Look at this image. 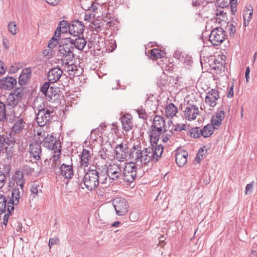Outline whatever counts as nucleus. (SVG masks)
Here are the masks:
<instances>
[{
  "label": "nucleus",
  "mask_w": 257,
  "mask_h": 257,
  "mask_svg": "<svg viewBox=\"0 0 257 257\" xmlns=\"http://www.w3.org/2000/svg\"><path fill=\"white\" fill-rule=\"evenodd\" d=\"M164 147L161 144L153 145L142 149L140 145L134 146L130 149L129 158L131 160L141 164H147L150 162H157L161 157Z\"/></svg>",
  "instance_id": "1"
},
{
  "label": "nucleus",
  "mask_w": 257,
  "mask_h": 257,
  "mask_svg": "<svg viewBox=\"0 0 257 257\" xmlns=\"http://www.w3.org/2000/svg\"><path fill=\"white\" fill-rule=\"evenodd\" d=\"M101 167L99 165L95 167V169L90 168L85 173L83 181L85 187L88 191L96 189L99 184L102 188L104 187V180L102 179Z\"/></svg>",
  "instance_id": "2"
},
{
  "label": "nucleus",
  "mask_w": 257,
  "mask_h": 257,
  "mask_svg": "<svg viewBox=\"0 0 257 257\" xmlns=\"http://www.w3.org/2000/svg\"><path fill=\"white\" fill-rule=\"evenodd\" d=\"M102 173V179L104 180V187L109 186V180L117 181L122 178V171L123 165L121 164H113L109 165V167L106 165L100 166Z\"/></svg>",
  "instance_id": "3"
},
{
  "label": "nucleus",
  "mask_w": 257,
  "mask_h": 257,
  "mask_svg": "<svg viewBox=\"0 0 257 257\" xmlns=\"http://www.w3.org/2000/svg\"><path fill=\"white\" fill-rule=\"evenodd\" d=\"M56 113L52 107H47L39 109L36 116V121L40 126L54 121Z\"/></svg>",
  "instance_id": "4"
},
{
  "label": "nucleus",
  "mask_w": 257,
  "mask_h": 257,
  "mask_svg": "<svg viewBox=\"0 0 257 257\" xmlns=\"http://www.w3.org/2000/svg\"><path fill=\"white\" fill-rule=\"evenodd\" d=\"M23 90V88L19 87L10 92L6 101V105L8 109L14 108L21 102L24 95Z\"/></svg>",
  "instance_id": "5"
},
{
  "label": "nucleus",
  "mask_w": 257,
  "mask_h": 257,
  "mask_svg": "<svg viewBox=\"0 0 257 257\" xmlns=\"http://www.w3.org/2000/svg\"><path fill=\"white\" fill-rule=\"evenodd\" d=\"M122 170V178L121 179L128 183H132L137 177V167L135 164L131 163L125 165V163H124Z\"/></svg>",
  "instance_id": "6"
},
{
  "label": "nucleus",
  "mask_w": 257,
  "mask_h": 257,
  "mask_svg": "<svg viewBox=\"0 0 257 257\" xmlns=\"http://www.w3.org/2000/svg\"><path fill=\"white\" fill-rule=\"evenodd\" d=\"M225 31L220 27L213 29L209 36V40L214 46H218L225 39Z\"/></svg>",
  "instance_id": "7"
},
{
  "label": "nucleus",
  "mask_w": 257,
  "mask_h": 257,
  "mask_svg": "<svg viewBox=\"0 0 257 257\" xmlns=\"http://www.w3.org/2000/svg\"><path fill=\"white\" fill-rule=\"evenodd\" d=\"M113 205L118 215L122 216L128 211V204L123 198L115 197L112 201Z\"/></svg>",
  "instance_id": "8"
},
{
  "label": "nucleus",
  "mask_w": 257,
  "mask_h": 257,
  "mask_svg": "<svg viewBox=\"0 0 257 257\" xmlns=\"http://www.w3.org/2000/svg\"><path fill=\"white\" fill-rule=\"evenodd\" d=\"M129 151L127 145L125 143H121L116 145L114 148L115 158L119 162H123L128 155Z\"/></svg>",
  "instance_id": "9"
},
{
  "label": "nucleus",
  "mask_w": 257,
  "mask_h": 257,
  "mask_svg": "<svg viewBox=\"0 0 257 257\" xmlns=\"http://www.w3.org/2000/svg\"><path fill=\"white\" fill-rule=\"evenodd\" d=\"M84 27L82 22L75 20L68 26V30L73 37L79 36L83 34Z\"/></svg>",
  "instance_id": "10"
},
{
  "label": "nucleus",
  "mask_w": 257,
  "mask_h": 257,
  "mask_svg": "<svg viewBox=\"0 0 257 257\" xmlns=\"http://www.w3.org/2000/svg\"><path fill=\"white\" fill-rule=\"evenodd\" d=\"M206 94L205 103L210 107L215 106L217 100L220 98L218 91L215 89H211L206 92Z\"/></svg>",
  "instance_id": "11"
},
{
  "label": "nucleus",
  "mask_w": 257,
  "mask_h": 257,
  "mask_svg": "<svg viewBox=\"0 0 257 257\" xmlns=\"http://www.w3.org/2000/svg\"><path fill=\"white\" fill-rule=\"evenodd\" d=\"M66 40L70 43L71 46H74L79 50H83L86 47L87 41L83 36H76L66 39Z\"/></svg>",
  "instance_id": "12"
},
{
  "label": "nucleus",
  "mask_w": 257,
  "mask_h": 257,
  "mask_svg": "<svg viewBox=\"0 0 257 257\" xmlns=\"http://www.w3.org/2000/svg\"><path fill=\"white\" fill-rule=\"evenodd\" d=\"M198 107L194 104H189L184 110L185 118L188 120H192L196 118L199 115Z\"/></svg>",
  "instance_id": "13"
},
{
  "label": "nucleus",
  "mask_w": 257,
  "mask_h": 257,
  "mask_svg": "<svg viewBox=\"0 0 257 257\" xmlns=\"http://www.w3.org/2000/svg\"><path fill=\"white\" fill-rule=\"evenodd\" d=\"M16 78L12 77H5L0 79V89L12 90L17 85Z\"/></svg>",
  "instance_id": "14"
},
{
  "label": "nucleus",
  "mask_w": 257,
  "mask_h": 257,
  "mask_svg": "<svg viewBox=\"0 0 257 257\" xmlns=\"http://www.w3.org/2000/svg\"><path fill=\"white\" fill-rule=\"evenodd\" d=\"M30 154L36 160L41 159L42 149L41 144L37 141L33 142L29 146Z\"/></svg>",
  "instance_id": "15"
},
{
  "label": "nucleus",
  "mask_w": 257,
  "mask_h": 257,
  "mask_svg": "<svg viewBox=\"0 0 257 257\" xmlns=\"http://www.w3.org/2000/svg\"><path fill=\"white\" fill-rule=\"evenodd\" d=\"M43 146L51 150H54L57 148H61V145L59 143L57 142L55 138H54L52 135H47V136L44 139Z\"/></svg>",
  "instance_id": "16"
},
{
  "label": "nucleus",
  "mask_w": 257,
  "mask_h": 257,
  "mask_svg": "<svg viewBox=\"0 0 257 257\" xmlns=\"http://www.w3.org/2000/svg\"><path fill=\"white\" fill-rule=\"evenodd\" d=\"M63 73L62 70L58 67H54L50 70L47 74L49 82L54 83L58 81Z\"/></svg>",
  "instance_id": "17"
},
{
  "label": "nucleus",
  "mask_w": 257,
  "mask_h": 257,
  "mask_svg": "<svg viewBox=\"0 0 257 257\" xmlns=\"http://www.w3.org/2000/svg\"><path fill=\"white\" fill-rule=\"evenodd\" d=\"M165 125V118L160 115H156L154 118L153 123L151 127L157 129L159 131L166 132Z\"/></svg>",
  "instance_id": "18"
},
{
  "label": "nucleus",
  "mask_w": 257,
  "mask_h": 257,
  "mask_svg": "<svg viewBox=\"0 0 257 257\" xmlns=\"http://www.w3.org/2000/svg\"><path fill=\"white\" fill-rule=\"evenodd\" d=\"M8 206L17 205L19 203L20 199V191L19 188H15L11 192V196H9Z\"/></svg>",
  "instance_id": "19"
},
{
  "label": "nucleus",
  "mask_w": 257,
  "mask_h": 257,
  "mask_svg": "<svg viewBox=\"0 0 257 257\" xmlns=\"http://www.w3.org/2000/svg\"><path fill=\"white\" fill-rule=\"evenodd\" d=\"M60 170L61 175L67 179H71L74 175L73 166L71 165L63 163L61 165Z\"/></svg>",
  "instance_id": "20"
},
{
  "label": "nucleus",
  "mask_w": 257,
  "mask_h": 257,
  "mask_svg": "<svg viewBox=\"0 0 257 257\" xmlns=\"http://www.w3.org/2000/svg\"><path fill=\"white\" fill-rule=\"evenodd\" d=\"M32 71L30 68H25L18 78L19 84L22 86L26 84L31 75Z\"/></svg>",
  "instance_id": "21"
},
{
  "label": "nucleus",
  "mask_w": 257,
  "mask_h": 257,
  "mask_svg": "<svg viewBox=\"0 0 257 257\" xmlns=\"http://www.w3.org/2000/svg\"><path fill=\"white\" fill-rule=\"evenodd\" d=\"M10 138L5 135H0V153L3 151L4 147L6 145L10 146L11 144H14L16 142V139L14 137L9 135Z\"/></svg>",
  "instance_id": "22"
},
{
  "label": "nucleus",
  "mask_w": 257,
  "mask_h": 257,
  "mask_svg": "<svg viewBox=\"0 0 257 257\" xmlns=\"http://www.w3.org/2000/svg\"><path fill=\"white\" fill-rule=\"evenodd\" d=\"M188 153L187 151H183L177 152L176 154L175 161L178 166L183 167L187 161Z\"/></svg>",
  "instance_id": "23"
},
{
  "label": "nucleus",
  "mask_w": 257,
  "mask_h": 257,
  "mask_svg": "<svg viewBox=\"0 0 257 257\" xmlns=\"http://www.w3.org/2000/svg\"><path fill=\"white\" fill-rule=\"evenodd\" d=\"M122 128L125 132L130 131L133 127V123L131 115H124L121 117Z\"/></svg>",
  "instance_id": "24"
},
{
  "label": "nucleus",
  "mask_w": 257,
  "mask_h": 257,
  "mask_svg": "<svg viewBox=\"0 0 257 257\" xmlns=\"http://www.w3.org/2000/svg\"><path fill=\"white\" fill-rule=\"evenodd\" d=\"M151 131L149 135L151 144H153V145L158 146L159 145H158V142L159 141L160 135L164 133L165 132L159 131L157 130V129L151 127Z\"/></svg>",
  "instance_id": "25"
},
{
  "label": "nucleus",
  "mask_w": 257,
  "mask_h": 257,
  "mask_svg": "<svg viewBox=\"0 0 257 257\" xmlns=\"http://www.w3.org/2000/svg\"><path fill=\"white\" fill-rule=\"evenodd\" d=\"M49 101H55L59 99L60 96V90L58 87L51 86L48 92L45 95Z\"/></svg>",
  "instance_id": "26"
},
{
  "label": "nucleus",
  "mask_w": 257,
  "mask_h": 257,
  "mask_svg": "<svg viewBox=\"0 0 257 257\" xmlns=\"http://www.w3.org/2000/svg\"><path fill=\"white\" fill-rule=\"evenodd\" d=\"M25 124L26 123L23 118L18 117L16 119L14 124L12 127V130L15 133H20L24 130Z\"/></svg>",
  "instance_id": "27"
},
{
  "label": "nucleus",
  "mask_w": 257,
  "mask_h": 257,
  "mask_svg": "<svg viewBox=\"0 0 257 257\" xmlns=\"http://www.w3.org/2000/svg\"><path fill=\"white\" fill-rule=\"evenodd\" d=\"M80 165L84 167L89 165V161L91 158L90 152L87 149H84L81 154Z\"/></svg>",
  "instance_id": "28"
},
{
  "label": "nucleus",
  "mask_w": 257,
  "mask_h": 257,
  "mask_svg": "<svg viewBox=\"0 0 257 257\" xmlns=\"http://www.w3.org/2000/svg\"><path fill=\"white\" fill-rule=\"evenodd\" d=\"M61 32L60 31V29L57 28L55 32V34L54 36L51 38L50 41V42L48 44V47L50 49L54 48L56 45L58 43L59 40L61 39Z\"/></svg>",
  "instance_id": "29"
},
{
  "label": "nucleus",
  "mask_w": 257,
  "mask_h": 257,
  "mask_svg": "<svg viewBox=\"0 0 257 257\" xmlns=\"http://www.w3.org/2000/svg\"><path fill=\"white\" fill-rule=\"evenodd\" d=\"M253 14V8L251 6H249L248 7L246 8V9L244 11L243 17L244 20V25L246 27L249 22L252 19V16Z\"/></svg>",
  "instance_id": "30"
},
{
  "label": "nucleus",
  "mask_w": 257,
  "mask_h": 257,
  "mask_svg": "<svg viewBox=\"0 0 257 257\" xmlns=\"http://www.w3.org/2000/svg\"><path fill=\"white\" fill-rule=\"evenodd\" d=\"M65 67L69 75L79 76L80 72L77 69V66L74 64H69L68 62H65Z\"/></svg>",
  "instance_id": "31"
},
{
  "label": "nucleus",
  "mask_w": 257,
  "mask_h": 257,
  "mask_svg": "<svg viewBox=\"0 0 257 257\" xmlns=\"http://www.w3.org/2000/svg\"><path fill=\"white\" fill-rule=\"evenodd\" d=\"M165 110L166 116L172 118L176 115L178 108L173 103H171L166 106Z\"/></svg>",
  "instance_id": "32"
},
{
  "label": "nucleus",
  "mask_w": 257,
  "mask_h": 257,
  "mask_svg": "<svg viewBox=\"0 0 257 257\" xmlns=\"http://www.w3.org/2000/svg\"><path fill=\"white\" fill-rule=\"evenodd\" d=\"M58 49L59 53L62 54V57H63L68 53L73 51L74 47L71 44H64L62 45H60Z\"/></svg>",
  "instance_id": "33"
},
{
  "label": "nucleus",
  "mask_w": 257,
  "mask_h": 257,
  "mask_svg": "<svg viewBox=\"0 0 257 257\" xmlns=\"http://www.w3.org/2000/svg\"><path fill=\"white\" fill-rule=\"evenodd\" d=\"M15 180L17 185L20 186L21 189H23L25 179L22 171L18 170L15 173Z\"/></svg>",
  "instance_id": "34"
},
{
  "label": "nucleus",
  "mask_w": 257,
  "mask_h": 257,
  "mask_svg": "<svg viewBox=\"0 0 257 257\" xmlns=\"http://www.w3.org/2000/svg\"><path fill=\"white\" fill-rule=\"evenodd\" d=\"M201 131L202 136L204 138H208L213 134L214 130L213 126L210 124H208L202 129H201Z\"/></svg>",
  "instance_id": "35"
},
{
  "label": "nucleus",
  "mask_w": 257,
  "mask_h": 257,
  "mask_svg": "<svg viewBox=\"0 0 257 257\" xmlns=\"http://www.w3.org/2000/svg\"><path fill=\"white\" fill-rule=\"evenodd\" d=\"M151 57L153 60L158 59L164 57V53L161 50L154 48L151 50Z\"/></svg>",
  "instance_id": "36"
},
{
  "label": "nucleus",
  "mask_w": 257,
  "mask_h": 257,
  "mask_svg": "<svg viewBox=\"0 0 257 257\" xmlns=\"http://www.w3.org/2000/svg\"><path fill=\"white\" fill-rule=\"evenodd\" d=\"M31 191L32 194H35L38 196L40 194L42 193L41 187L37 182H34L31 185Z\"/></svg>",
  "instance_id": "37"
},
{
  "label": "nucleus",
  "mask_w": 257,
  "mask_h": 257,
  "mask_svg": "<svg viewBox=\"0 0 257 257\" xmlns=\"http://www.w3.org/2000/svg\"><path fill=\"white\" fill-rule=\"evenodd\" d=\"M217 3L222 8L228 7L231 4H236L237 0H217Z\"/></svg>",
  "instance_id": "38"
},
{
  "label": "nucleus",
  "mask_w": 257,
  "mask_h": 257,
  "mask_svg": "<svg viewBox=\"0 0 257 257\" xmlns=\"http://www.w3.org/2000/svg\"><path fill=\"white\" fill-rule=\"evenodd\" d=\"M6 104L0 101V121H4L6 118Z\"/></svg>",
  "instance_id": "39"
},
{
  "label": "nucleus",
  "mask_w": 257,
  "mask_h": 257,
  "mask_svg": "<svg viewBox=\"0 0 257 257\" xmlns=\"http://www.w3.org/2000/svg\"><path fill=\"white\" fill-rule=\"evenodd\" d=\"M201 128L199 127H195L190 130V135L193 138H198L202 136Z\"/></svg>",
  "instance_id": "40"
},
{
  "label": "nucleus",
  "mask_w": 257,
  "mask_h": 257,
  "mask_svg": "<svg viewBox=\"0 0 257 257\" xmlns=\"http://www.w3.org/2000/svg\"><path fill=\"white\" fill-rule=\"evenodd\" d=\"M14 210V207L13 206H8L7 213L5 214L3 217V223L5 226H7L9 217L12 214V212Z\"/></svg>",
  "instance_id": "41"
},
{
  "label": "nucleus",
  "mask_w": 257,
  "mask_h": 257,
  "mask_svg": "<svg viewBox=\"0 0 257 257\" xmlns=\"http://www.w3.org/2000/svg\"><path fill=\"white\" fill-rule=\"evenodd\" d=\"M215 16L217 20H220L222 21H224L227 18V14L224 12L223 10H217L215 13Z\"/></svg>",
  "instance_id": "42"
},
{
  "label": "nucleus",
  "mask_w": 257,
  "mask_h": 257,
  "mask_svg": "<svg viewBox=\"0 0 257 257\" xmlns=\"http://www.w3.org/2000/svg\"><path fill=\"white\" fill-rule=\"evenodd\" d=\"M204 148V147L202 148H200L199 150L197 156L195 158V159L196 160L198 163H199L201 160H203L206 157V153L207 151H205Z\"/></svg>",
  "instance_id": "43"
},
{
  "label": "nucleus",
  "mask_w": 257,
  "mask_h": 257,
  "mask_svg": "<svg viewBox=\"0 0 257 257\" xmlns=\"http://www.w3.org/2000/svg\"><path fill=\"white\" fill-rule=\"evenodd\" d=\"M70 24L66 21L63 20L60 22L59 27L57 28L58 29H60V31L62 33H65L67 32V30L68 29V26Z\"/></svg>",
  "instance_id": "44"
},
{
  "label": "nucleus",
  "mask_w": 257,
  "mask_h": 257,
  "mask_svg": "<svg viewBox=\"0 0 257 257\" xmlns=\"http://www.w3.org/2000/svg\"><path fill=\"white\" fill-rule=\"evenodd\" d=\"M74 58V54L73 51H71L62 57V61H63L65 64V62H72Z\"/></svg>",
  "instance_id": "45"
},
{
  "label": "nucleus",
  "mask_w": 257,
  "mask_h": 257,
  "mask_svg": "<svg viewBox=\"0 0 257 257\" xmlns=\"http://www.w3.org/2000/svg\"><path fill=\"white\" fill-rule=\"evenodd\" d=\"M8 28L12 35H16L18 32V27L15 22H12L9 24Z\"/></svg>",
  "instance_id": "46"
},
{
  "label": "nucleus",
  "mask_w": 257,
  "mask_h": 257,
  "mask_svg": "<svg viewBox=\"0 0 257 257\" xmlns=\"http://www.w3.org/2000/svg\"><path fill=\"white\" fill-rule=\"evenodd\" d=\"M188 126L185 124H177L174 125L172 128V131L175 132H180L182 130H187Z\"/></svg>",
  "instance_id": "47"
},
{
  "label": "nucleus",
  "mask_w": 257,
  "mask_h": 257,
  "mask_svg": "<svg viewBox=\"0 0 257 257\" xmlns=\"http://www.w3.org/2000/svg\"><path fill=\"white\" fill-rule=\"evenodd\" d=\"M136 111L137 112L140 118H143V119H147L148 115L144 108L142 107L139 108L136 110Z\"/></svg>",
  "instance_id": "48"
},
{
  "label": "nucleus",
  "mask_w": 257,
  "mask_h": 257,
  "mask_svg": "<svg viewBox=\"0 0 257 257\" xmlns=\"http://www.w3.org/2000/svg\"><path fill=\"white\" fill-rule=\"evenodd\" d=\"M211 124H210L212 126H213V129H218L219 126L221 124V121L219 120L218 119H215L214 117L212 116L211 118Z\"/></svg>",
  "instance_id": "49"
},
{
  "label": "nucleus",
  "mask_w": 257,
  "mask_h": 257,
  "mask_svg": "<svg viewBox=\"0 0 257 257\" xmlns=\"http://www.w3.org/2000/svg\"><path fill=\"white\" fill-rule=\"evenodd\" d=\"M9 201V198H6V201H3L0 203V213L5 212L8 210V202Z\"/></svg>",
  "instance_id": "50"
},
{
  "label": "nucleus",
  "mask_w": 257,
  "mask_h": 257,
  "mask_svg": "<svg viewBox=\"0 0 257 257\" xmlns=\"http://www.w3.org/2000/svg\"><path fill=\"white\" fill-rule=\"evenodd\" d=\"M61 148H57L55 150H54V155L52 156L51 160H52L53 162H55L57 161L60 156V152H61Z\"/></svg>",
  "instance_id": "51"
},
{
  "label": "nucleus",
  "mask_w": 257,
  "mask_h": 257,
  "mask_svg": "<svg viewBox=\"0 0 257 257\" xmlns=\"http://www.w3.org/2000/svg\"><path fill=\"white\" fill-rule=\"evenodd\" d=\"M226 29H227V31H228L230 36H234L236 32V27L234 25L232 24L228 25Z\"/></svg>",
  "instance_id": "52"
},
{
  "label": "nucleus",
  "mask_w": 257,
  "mask_h": 257,
  "mask_svg": "<svg viewBox=\"0 0 257 257\" xmlns=\"http://www.w3.org/2000/svg\"><path fill=\"white\" fill-rule=\"evenodd\" d=\"M50 82H45L41 87V92L45 94V95H46V94L48 92V91H49L50 87Z\"/></svg>",
  "instance_id": "53"
},
{
  "label": "nucleus",
  "mask_w": 257,
  "mask_h": 257,
  "mask_svg": "<svg viewBox=\"0 0 257 257\" xmlns=\"http://www.w3.org/2000/svg\"><path fill=\"white\" fill-rule=\"evenodd\" d=\"M92 28L96 34L99 33L102 30V27L99 24H92Z\"/></svg>",
  "instance_id": "54"
},
{
  "label": "nucleus",
  "mask_w": 257,
  "mask_h": 257,
  "mask_svg": "<svg viewBox=\"0 0 257 257\" xmlns=\"http://www.w3.org/2000/svg\"><path fill=\"white\" fill-rule=\"evenodd\" d=\"M224 111L223 110H221L216 113V115H213V116L214 117L215 119H218L222 121L224 118Z\"/></svg>",
  "instance_id": "55"
},
{
  "label": "nucleus",
  "mask_w": 257,
  "mask_h": 257,
  "mask_svg": "<svg viewBox=\"0 0 257 257\" xmlns=\"http://www.w3.org/2000/svg\"><path fill=\"white\" fill-rule=\"evenodd\" d=\"M6 182L5 174L0 171V189L2 188Z\"/></svg>",
  "instance_id": "56"
},
{
  "label": "nucleus",
  "mask_w": 257,
  "mask_h": 257,
  "mask_svg": "<svg viewBox=\"0 0 257 257\" xmlns=\"http://www.w3.org/2000/svg\"><path fill=\"white\" fill-rule=\"evenodd\" d=\"M166 77L165 75H162L161 76L160 79L158 81V84L159 86H165L167 83V80L164 78Z\"/></svg>",
  "instance_id": "57"
},
{
  "label": "nucleus",
  "mask_w": 257,
  "mask_h": 257,
  "mask_svg": "<svg viewBox=\"0 0 257 257\" xmlns=\"http://www.w3.org/2000/svg\"><path fill=\"white\" fill-rule=\"evenodd\" d=\"M23 172H24L25 173H26L28 175L31 174L33 169L31 167H29L27 165H25L23 167L22 171Z\"/></svg>",
  "instance_id": "58"
},
{
  "label": "nucleus",
  "mask_w": 257,
  "mask_h": 257,
  "mask_svg": "<svg viewBox=\"0 0 257 257\" xmlns=\"http://www.w3.org/2000/svg\"><path fill=\"white\" fill-rule=\"evenodd\" d=\"M3 45L6 49H8L9 48V41L7 38H3Z\"/></svg>",
  "instance_id": "59"
},
{
  "label": "nucleus",
  "mask_w": 257,
  "mask_h": 257,
  "mask_svg": "<svg viewBox=\"0 0 257 257\" xmlns=\"http://www.w3.org/2000/svg\"><path fill=\"white\" fill-rule=\"evenodd\" d=\"M48 4L52 5V6H56L57 5L59 1V0H44Z\"/></svg>",
  "instance_id": "60"
},
{
  "label": "nucleus",
  "mask_w": 257,
  "mask_h": 257,
  "mask_svg": "<svg viewBox=\"0 0 257 257\" xmlns=\"http://www.w3.org/2000/svg\"><path fill=\"white\" fill-rule=\"evenodd\" d=\"M252 186H253V182H251L246 185V186L245 187V193L246 194H247L248 191H251V190L252 189Z\"/></svg>",
  "instance_id": "61"
},
{
  "label": "nucleus",
  "mask_w": 257,
  "mask_h": 257,
  "mask_svg": "<svg viewBox=\"0 0 257 257\" xmlns=\"http://www.w3.org/2000/svg\"><path fill=\"white\" fill-rule=\"evenodd\" d=\"M202 0H192V6L194 7L199 6L200 4L202 3Z\"/></svg>",
  "instance_id": "62"
},
{
  "label": "nucleus",
  "mask_w": 257,
  "mask_h": 257,
  "mask_svg": "<svg viewBox=\"0 0 257 257\" xmlns=\"http://www.w3.org/2000/svg\"><path fill=\"white\" fill-rule=\"evenodd\" d=\"M249 73H250V68L249 67H246L245 70V76L246 78V81L247 82L248 81L249 78Z\"/></svg>",
  "instance_id": "63"
},
{
  "label": "nucleus",
  "mask_w": 257,
  "mask_h": 257,
  "mask_svg": "<svg viewBox=\"0 0 257 257\" xmlns=\"http://www.w3.org/2000/svg\"><path fill=\"white\" fill-rule=\"evenodd\" d=\"M233 85H232L230 88V90H229V92L227 94V97L228 98H231L233 97L234 93H233Z\"/></svg>",
  "instance_id": "64"
}]
</instances>
